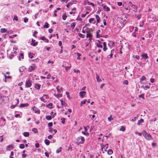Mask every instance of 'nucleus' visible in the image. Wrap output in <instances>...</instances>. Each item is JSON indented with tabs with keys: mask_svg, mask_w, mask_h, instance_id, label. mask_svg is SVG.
Wrapping results in <instances>:
<instances>
[{
	"mask_svg": "<svg viewBox=\"0 0 158 158\" xmlns=\"http://www.w3.org/2000/svg\"><path fill=\"white\" fill-rule=\"evenodd\" d=\"M8 89L5 87H3L0 89V94L3 96V98H7V97H5L7 94Z\"/></svg>",
	"mask_w": 158,
	"mask_h": 158,
	"instance_id": "f257e3e1",
	"label": "nucleus"
},
{
	"mask_svg": "<svg viewBox=\"0 0 158 158\" xmlns=\"http://www.w3.org/2000/svg\"><path fill=\"white\" fill-rule=\"evenodd\" d=\"M142 133L144 138L147 140H150L152 139V138L151 135L149 133H147L145 130H143Z\"/></svg>",
	"mask_w": 158,
	"mask_h": 158,
	"instance_id": "f03ea898",
	"label": "nucleus"
},
{
	"mask_svg": "<svg viewBox=\"0 0 158 158\" xmlns=\"http://www.w3.org/2000/svg\"><path fill=\"white\" fill-rule=\"evenodd\" d=\"M76 144L79 145L80 144H83L85 142L84 138L83 137L80 136L77 138V139Z\"/></svg>",
	"mask_w": 158,
	"mask_h": 158,
	"instance_id": "7ed1b4c3",
	"label": "nucleus"
},
{
	"mask_svg": "<svg viewBox=\"0 0 158 158\" xmlns=\"http://www.w3.org/2000/svg\"><path fill=\"white\" fill-rule=\"evenodd\" d=\"M36 68V66L35 64H32L31 66H29L28 69V71L29 72H31L33 70H35Z\"/></svg>",
	"mask_w": 158,
	"mask_h": 158,
	"instance_id": "20e7f679",
	"label": "nucleus"
},
{
	"mask_svg": "<svg viewBox=\"0 0 158 158\" xmlns=\"http://www.w3.org/2000/svg\"><path fill=\"white\" fill-rule=\"evenodd\" d=\"M31 81L28 79L26 81L25 83V87H30L31 85Z\"/></svg>",
	"mask_w": 158,
	"mask_h": 158,
	"instance_id": "39448f33",
	"label": "nucleus"
},
{
	"mask_svg": "<svg viewBox=\"0 0 158 158\" xmlns=\"http://www.w3.org/2000/svg\"><path fill=\"white\" fill-rule=\"evenodd\" d=\"M141 57H142V59H143V61H144L146 59L148 58V57L147 53H143L141 55Z\"/></svg>",
	"mask_w": 158,
	"mask_h": 158,
	"instance_id": "423d86ee",
	"label": "nucleus"
},
{
	"mask_svg": "<svg viewBox=\"0 0 158 158\" xmlns=\"http://www.w3.org/2000/svg\"><path fill=\"white\" fill-rule=\"evenodd\" d=\"M95 44L97 46L98 48H102V45L100 41L99 40H97L95 43Z\"/></svg>",
	"mask_w": 158,
	"mask_h": 158,
	"instance_id": "0eeeda50",
	"label": "nucleus"
},
{
	"mask_svg": "<svg viewBox=\"0 0 158 158\" xmlns=\"http://www.w3.org/2000/svg\"><path fill=\"white\" fill-rule=\"evenodd\" d=\"M86 94V92L84 91H81L79 93V96L81 98H83L84 96Z\"/></svg>",
	"mask_w": 158,
	"mask_h": 158,
	"instance_id": "6e6552de",
	"label": "nucleus"
},
{
	"mask_svg": "<svg viewBox=\"0 0 158 158\" xmlns=\"http://www.w3.org/2000/svg\"><path fill=\"white\" fill-rule=\"evenodd\" d=\"M86 37L88 38L89 37V40H90L92 39V34L91 33L89 32L88 31L86 32Z\"/></svg>",
	"mask_w": 158,
	"mask_h": 158,
	"instance_id": "1a4fd4ad",
	"label": "nucleus"
},
{
	"mask_svg": "<svg viewBox=\"0 0 158 158\" xmlns=\"http://www.w3.org/2000/svg\"><path fill=\"white\" fill-rule=\"evenodd\" d=\"M135 17L137 19H139L141 17V14L140 13L135 14Z\"/></svg>",
	"mask_w": 158,
	"mask_h": 158,
	"instance_id": "9d476101",
	"label": "nucleus"
},
{
	"mask_svg": "<svg viewBox=\"0 0 158 158\" xmlns=\"http://www.w3.org/2000/svg\"><path fill=\"white\" fill-rule=\"evenodd\" d=\"M31 41L32 42L31 44V45L33 46H35L37 45L38 42H35V40H34L33 39H32Z\"/></svg>",
	"mask_w": 158,
	"mask_h": 158,
	"instance_id": "9b49d317",
	"label": "nucleus"
},
{
	"mask_svg": "<svg viewBox=\"0 0 158 158\" xmlns=\"http://www.w3.org/2000/svg\"><path fill=\"white\" fill-rule=\"evenodd\" d=\"M34 87L36 89L39 90L40 89L41 85L39 83H36Z\"/></svg>",
	"mask_w": 158,
	"mask_h": 158,
	"instance_id": "f8f14e48",
	"label": "nucleus"
},
{
	"mask_svg": "<svg viewBox=\"0 0 158 158\" xmlns=\"http://www.w3.org/2000/svg\"><path fill=\"white\" fill-rule=\"evenodd\" d=\"M29 105L28 104V103H25V104H21L19 106V107L20 108H22L24 107H27Z\"/></svg>",
	"mask_w": 158,
	"mask_h": 158,
	"instance_id": "ddd939ff",
	"label": "nucleus"
},
{
	"mask_svg": "<svg viewBox=\"0 0 158 158\" xmlns=\"http://www.w3.org/2000/svg\"><path fill=\"white\" fill-rule=\"evenodd\" d=\"M114 52V50L112 49L111 51V53L108 56V58H111L113 55V53Z\"/></svg>",
	"mask_w": 158,
	"mask_h": 158,
	"instance_id": "4468645a",
	"label": "nucleus"
},
{
	"mask_svg": "<svg viewBox=\"0 0 158 158\" xmlns=\"http://www.w3.org/2000/svg\"><path fill=\"white\" fill-rule=\"evenodd\" d=\"M89 22L90 23H94L95 22V19L94 18H91L89 20Z\"/></svg>",
	"mask_w": 158,
	"mask_h": 158,
	"instance_id": "2eb2a0df",
	"label": "nucleus"
},
{
	"mask_svg": "<svg viewBox=\"0 0 158 158\" xmlns=\"http://www.w3.org/2000/svg\"><path fill=\"white\" fill-rule=\"evenodd\" d=\"M96 80L98 82H99L102 81V80L99 77L98 75L97 74H96Z\"/></svg>",
	"mask_w": 158,
	"mask_h": 158,
	"instance_id": "dca6fc26",
	"label": "nucleus"
},
{
	"mask_svg": "<svg viewBox=\"0 0 158 158\" xmlns=\"http://www.w3.org/2000/svg\"><path fill=\"white\" fill-rule=\"evenodd\" d=\"M23 135L25 137H28L29 135V133L28 132H24L23 133Z\"/></svg>",
	"mask_w": 158,
	"mask_h": 158,
	"instance_id": "f3484780",
	"label": "nucleus"
},
{
	"mask_svg": "<svg viewBox=\"0 0 158 158\" xmlns=\"http://www.w3.org/2000/svg\"><path fill=\"white\" fill-rule=\"evenodd\" d=\"M3 96H2V95L0 94V102L1 103H4L3 101Z\"/></svg>",
	"mask_w": 158,
	"mask_h": 158,
	"instance_id": "a211bd4d",
	"label": "nucleus"
},
{
	"mask_svg": "<svg viewBox=\"0 0 158 158\" xmlns=\"http://www.w3.org/2000/svg\"><path fill=\"white\" fill-rule=\"evenodd\" d=\"M54 96L57 98H59L62 97V95L60 94H54Z\"/></svg>",
	"mask_w": 158,
	"mask_h": 158,
	"instance_id": "6ab92c4d",
	"label": "nucleus"
},
{
	"mask_svg": "<svg viewBox=\"0 0 158 158\" xmlns=\"http://www.w3.org/2000/svg\"><path fill=\"white\" fill-rule=\"evenodd\" d=\"M143 119L141 118L140 120H139L138 121L137 125H139L141 123H143Z\"/></svg>",
	"mask_w": 158,
	"mask_h": 158,
	"instance_id": "aec40b11",
	"label": "nucleus"
},
{
	"mask_svg": "<svg viewBox=\"0 0 158 158\" xmlns=\"http://www.w3.org/2000/svg\"><path fill=\"white\" fill-rule=\"evenodd\" d=\"M44 142L46 145H48L49 144L50 141L47 139H46L44 140Z\"/></svg>",
	"mask_w": 158,
	"mask_h": 158,
	"instance_id": "412c9836",
	"label": "nucleus"
},
{
	"mask_svg": "<svg viewBox=\"0 0 158 158\" xmlns=\"http://www.w3.org/2000/svg\"><path fill=\"white\" fill-rule=\"evenodd\" d=\"M95 17L96 19H97V23L99 22L100 21V18L99 17L98 15H95Z\"/></svg>",
	"mask_w": 158,
	"mask_h": 158,
	"instance_id": "4be33fe9",
	"label": "nucleus"
},
{
	"mask_svg": "<svg viewBox=\"0 0 158 158\" xmlns=\"http://www.w3.org/2000/svg\"><path fill=\"white\" fill-rule=\"evenodd\" d=\"M67 17V16L66 14H64L62 15V19H63L64 20H65L66 19V18Z\"/></svg>",
	"mask_w": 158,
	"mask_h": 158,
	"instance_id": "5701e85b",
	"label": "nucleus"
},
{
	"mask_svg": "<svg viewBox=\"0 0 158 158\" xmlns=\"http://www.w3.org/2000/svg\"><path fill=\"white\" fill-rule=\"evenodd\" d=\"M60 101L61 102V103L62 105L64 106H66L67 105V104L65 102H64L63 100H60Z\"/></svg>",
	"mask_w": 158,
	"mask_h": 158,
	"instance_id": "b1692460",
	"label": "nucleus"
},
{
	"mask_svg": "<svg viewBox=\"0 0 158 158\" xmlns=\"http://www.w3.org/2000/svg\"><path fill=\"white\" fill-rule=\"evenodd\" d=\"M7 32V30L5 28H2L1 29V32L2 33H5Z\"/></svg>",
	"mask_w": 158,
	"mask_h": 158,
	"instance_id": "393cba45",
	"label": "nucleus"
},
{
	"mask_svg": "<svg viewBox=\"0 0 158 158\" xmlns=\"http://www.w3.org/2000/svg\"><path fill=\"white\" fill-rule=\"evenodd\" d=\"M52 104L51 103H50L48 105H47L46 107H48L49 108L51 109L52 108Z\"/></svg>",
	"mask_w": 158,
	"mask_h": 158,
	"instance_id": "a878e982",
	"label": "nucleus"
},
{
	"mask_svg": "<svg viewBox=\"0 0 158 158\" xmlns=\"http://www.w3.org/2000/svg\"><path fill=\"white\" fill-rule=\"evenodd\" d=\"M87 101V100L86 99H85L83 101H81V104L80 106H82V105L84 104Z\"/></svg>",
	"mask_w": 158,
	"mask_h": 158,
	"instance_id": "bb28decb",
	"label": "nucleus"
},
{
	"mask_svg": "<svg viewBox=\"0 0 158 158\" xmlns=\"http://www.w3.org/2000/svg\"><path fill=\"white\" fill-rule=\"evenodd\" d=\"M48 120H50L52 119V117L50 115H47L45 117Z\"/></svg>",
	"mask_w": 158,
	"mask_h": 158,
	"instance_id": "cd10ccee",
	"label": "nucleus"
},
{
	"mask_svg": "<svg viewBox=\"0 0 158 158\" xmlns=\"http://www.w3.org/2000/svg\"><path fill=\"white\" fill-rule=\"evenodd\" d=\"M151 84L150 83L148 85H146L145 87H144L143 86L142 87V88L143 87V89H145V88H146L147 89H149L150 88V85Z\"/></svg>",
	"mask_w": 158,
	"mask_h": 158,
	"instance_id": "c85d7f7f",
	"label": "nucleus"
},
{
	"mask_svg": "<svg viewBox=\"0 0 158 158\" xmlns=\"http://www.w3.org/2000/svg\"><path fill=\"white\" fill-rule=\"evenodd\" d=\"M113 153V151L111 149H109L107 151V153L108 155H110L112 154Z\"/></svg>",
	"mask_w": 158,
	"mask_h": 158,
	"instance_id": "c756f323",
	"label": "nucleus"
},
{
	"mask_svg": "<svg viewBox=\"0 0 158 158\" xmlns=\"http://www.w3.org/2000/svg\"><path fill=\"white\" fill-rule=\"evenodd\" d=\"M21 58L22 59H23L24 58V55L23 53H21L20 54V55L19 57V60H21Z\"/></svg>",
	"mask_w": 158,
	"mask_h": 158,
	"instance_id": "7c9ffc66",
	"label": "nucleus"
},
{
	"mask_svg": "<svg viewBox=\"0 0 158 158\" xmlns=\"http://www.w3.org/2000/svg\"><path fill=\"white\" fill-rule=\"evenodd\" d=\"M75 23H73L71 24V26L72 29H74L75 26Z\"/></svg>",
	"mask_w": 158,
	"mask_h": 158,
	"instance_id": "2f4dec72",
	"label": "nucleus"
},
{
	"mask_svg": "<svg viewBox=\"0 0 158 158\" xmlns=\"http://www.w3.org/2000/svg\"><path fill=\"white\" fill-rule=\"evenodd\" d=\"M48 25L49 24L47 22H46L45 25H44L43 27L44 28H48L49 27Z\"/></svg>",
	"mask_w": 158,
	"mask_h": 158,
	"instance_id": "473e14b6",
	"label": "nucleus"
},
{
	"mask_svg": "<svg viewBox=\"0 0 158 158\" xmlns=\"http://www.w3.org/2000/svg\"><path fill=\"white\" fill-rule=\"evenodd\" d=\"M29 57L30 58H32L33 57V54L32 53L30 52L29 54Z\"/></svg>",
	"mask_w": 158,
	"mask_h": 158,
	"instance_id": "72a5a7b5",
	"label": "nucleus"
},
{
	"mask_svg": "<svg viewBox=\"0 0 158 158\" xmlns=\"http://www.w3.org/2000/svg\"><path fill=\"white\" fill-rule=\"evenodd\" d=\"M32 131H33L35 133H36L38 132L36 128H33L32 129Z\"/></svg>",
	"mask_w": 158,
	"mask_h": 158,
	"instance_id": "f704fd0d",
	"label": "nucleus"
},
{
	"mask_svg": "<svg viewBox=\"0 0 158 158\" xmlns=\"http://www.w3.org/2000/svg\"><path fill=\"white\" fill-rule=\"evenodd\" d=\"M61 149L62 148L61 147L59 148L56 150V153H58L60 152L61 150Z\"/></svg>",
	"mask_w": 158,
	"mask_h": 158,
	"instance_id": "c9c22d12",
	"label": "nucleus"
},
{
	"mask_svg": "<svg viewBox=\"0 0 158 158\" xmlns=\"http://www.w3.org/2000/svg\"><path fill=\"white\" fill-rule=\"evenodd\" d=\"M71 67V66L70 65H69V66H65V69L67 71L68 70H69Z\"/></svg>",
	"mask_w": 158,
	"mask_h": 158,
	"instance_id": "e433bc0d",
	"label": "nucleus"
},
{
	"mask_svg": "<svg viewBox=\"0 0 158 158\" xmlns=\"http://www.w3.org/2000/svg\"><path fill=\"white\" fill-rule=\"evenodd\" d=\"M59 87V86H57V87H56V89L59 93L58 94H60L61 93V90L58 88Z\"/></svg>",
	"mask_w": 158,
	"mask_h": 158,
	"instance_id": "4c0bfd02",
	"label": "nucleus"
},
{
	"mask_svg": "<svg viewBox=\"0 0 158 158\" xmlns=\"http://www.w3.org/2000/svg\"><path fill=\"white\" fill-rule=\"evenodd\" d=\"M78 35L79 36V37L81 38H84L85 37V35L81 34V33H79L78 34Z\"/></svg>",
	"mask_w": 158,
	"mask_h": 158,
	"instance_id": "58836bf2",
	"label": "nucleus"
},
{
	"mask_svg": "<svg viewBox=\"0 0 158 158\" xmlns=\"http://www.w3.org/2000/svg\"><path fill=\"white\" fill-rule=\"evenodd\" d=\"M13 20H15L16 21H17L18 20L17 16L16 15H15Z\"/></svg>",
	"mask_w": 158,
	"mask_h": 158,
	"instance_id": "ea45409f",
	"label": "nucleus"
},
{
	"mask_svg": "<svg viewBox=\"0 0 158 158\" xmlns=\"http://www.w3.org/2000/svg\"><path fill=\"white\" fill-rule=\"evenodd\" d=\"M144 94H140V95H139V98H143V99H144L145 98H144Z\"/></svg>",
	"mask_w": 158,
	"mask_h": 158,
	"instance_id": "a19ab883",
	"label": "nucleus"
},
{
	"mask_svg": "<svg viewBox=\"0 0 158 158\" xmlns=\"http://www.w3.org/2000/svg\"><path fill=\"white\" fill-rule=\"evenodd\" d=\"M89 13L87 11L86 12V13L85 14H82V15H81V17L83 18H84L85 17L86 15L87 14H88Z\"/></svg>",
	"mask_w": 158,
	"mask_h": 158,
	"instance_id": "79ce46f5",
	"label": "nucleus"
},
{
	"mask_svg": "<svg viewBox=\"0 0 158 158\" xmlns=\"http://www.w3.org/2000/svg\"><path fill=\"white\" fill-rule=\"evenodd\" d=\"M125 128L123 126H122L121 127V128L120 129V130L123 131H125Z\"/></svg>",
	"mask_w": 158,
	"mask_h": 158,
	"instance_id": "37998d69",
	"label": "nucleus"
},
{
	"mask_svg": "<svg viewBox=\"0 0 158 158\" xmlns=\"http://www.w3.org/2000/svg\"><path fill=\"white\" fill-rule=\"evenodd\" d=\"M25 147L24 145L23 144H20L19 146V148H20L21 149H23Z\"/></svg>",
	"mask_w": 158,
	"mask_h": 158,
	"instance_id": "c03bdc74",
	"label": "nucleus"
},
{
	"mask_svg": "<svg viewBox=\"0 0 158 158\" xmlns=\"http://www.w3.org/2000/svg\"><path fill=\"white\" fill-rule=\"evenodd\" d=\"M61 123H62L63 124H64L65 123V119L64 118H61Z\"/></svg>",
	"mask_w": 158,
	"mask_h": 158,
	"instance_id": "a18cd8bd",
	"label": "nucleus"
},
{
	"mask_svg": "<svg viewBox=\"0 0 158 158\" xmlns=\"http://www.w3.org/2000/svg\"><path fill=\"white\" fill-rule=\"evenodd\" d=\"M146 77L144 76H142V78H141L140 79V81H141L144 80H146Z\"/></svg>",
	"mask_w": 158,
	"mask_h": 158,
	"instance_id": "49530a36",
	"label": "nucleus"
},
{
	"mask_svg": "<svg viewBox=\"0 0 158 158\" xmlns=\"http://www.w3.org/2000/svg\"><path fill=\"white\" fill-rule=\"evenodd\" d=\"M28 19H27V18H25L24 19V22L25 23H26L28 22Z\"/></svg>",
	"mask_w": 158,
	"mask_h": 158,
	"instance_id": "de8ad7c7",
	"label": "nucleus"
},
{
	"mask_svg": "<svg viewBox=\"0 0 158 158\" xmlns=\"http://www.w3.org/2000/svg\"><path fill=\"white\" fill-rule=\"evenodd\" d=\"M108 147V144H106L102 148V150L103 151V149L105 148H106V149H107V148Z\"/></svg>",
	"mask_w": 158,
	"mask_h": 158,
	"instance_id": "09e8293b",
	"label": "nucleus"
},
{
	"mask_svg": "<svg viewBox=\"0 0 158 158\" xmlns=\"http://www.w3.org/2000/svg\"><path fill=\"white\" fill-rule=\"evenodd\" d=\"M131 35L133 37H136V34L135 32H134Z\"/></svg>",
	"mask_w": 158,
	"mask_h": 158,
	"instance_id": "8fccbe9b",
	"label": "nucleus"
},
{
	"mask_svg": "<svg viewBox=\"0 0 158 158\" xmlns=\"http://www.w3.org/2000/svg\"><path fill=\"white\" fill-rule=\"evenodd\" d=\"M137 118V117H134L133 118H132L131 120L132 122H134L136 120Z\"/></svg>",
	"mask_w": 158,
	"mask_h": 158,
	"instance_id": "3c124183",
	"label": "nucleus"
},
{
	"mask_svg": "<svg viewBox=\"0 0 158 158\" xmlns=\"http://www.w3.org/2000/svg\"><path fill=\"white\" fill-rule=\"evenodd\" d=\"M77 55L78 56V57L77 58V59L78 60H80V58H79V57L81 56V54L79 53H77Z\"/></svg>",
	"mask_w": 158,
	"mask_h": 158,
	"instance_id": "603ef678",
	"label": "nucleus"
},
{
	"mask_svg": "<svg viewBox=\"0 0 158 158\" xmlns=\"http://www.w3.org/2000/svg\"><path fill=\"white\" fill-rule=\"evenodd\" d=\"M123 84L127 85L128 84V81L127 80H125L123 82Z\"/></svg>",
	"mask_w": 158,
	"mask_h": 158,
	"instance_id": "864d4df0",
	"label": "nucleus"
},
{
	"mask_svg": "<svg viewBox=\"0 0 158 158\" xmlns=\"http://www.w3.org/2000/svg\"><path fill=\"white\" fill-rule=\"evenodd\" d=\"M7 148H14V146L13 144H11L7 146Z\"/></svg>",
	"mask_w": 158,
	"mask_h": 158,
	"instance_id": "5fc2aeb1",
	"label": "nucleus"
},
{
	"mask_svg": "<svg viewBox=\"0 0 158 158\" xmlns=\"http://www.w3.org/2000/svg\"><path fill=\"white\" fill-rule=\"evenodd\" d=\"M37 33V32L36 31H34L33 35L34 37L36 36V34Z\"/></svg>",
	"mask_w": 158,
	"mask_h": 158,
	"instance_id": "6e6d98bb",
	"label": "nucleus"
},
{
	"mask_svg": "<svg viewBox=\"0 0 158 158\" xmlns=\"http://www.w3.org/2000/svg\"><path fill=\"white\" fill-rule=\"evenodd\" d=\"M48 126L51 127L52 126V122L49 123L48 124Z\"/></svg>",
	"mask_w": 158,
	"mask_h": 158,
	"instance_id": "4d7b16f0",
	"label": "nucleus"
},
{
	"mask_svg": "<svg viewBox=\"0 0 158 158\" xmlns=\"http://www.w3.org/2000/svg\"><path fill=\"white\" fill-rule=\"evenodd\" d=\"M35 147L36 148H38L39 147H40L39 144V143H35Z\"/></svg>",
	"mask_w": 158,
	"mask_h": 158,
	"instance_id": "13d9d810",
	"label": "nucleus"
},
{
	"mask_svg": "<svg viewBox=\"0 0 158 158\" xmlns=\"http://www.w3.org/2000/svg\"><path fill=\"white\" fill-rule=\"evenodd\" d=\"M112 115H110V117H108V120L109 121H111V120L113 119V118H112Z\"/></svg>",
	"mask_w": 158,
	"mask_h": 158,
	"instance_id": "bf43d9fd",
	"label": "nucleus"
},
{
	"mask_svg": "<svg viewBox=\"0 0 158 158\" xmlns=\"http://www.w3.org/2000/svg\"><path fill=\"white\" fill-rule=\"evenodd\" d=\"M14 57V55L13 54H11L9 56V58L10 59H12Z\"/></svg>",
	"mask_w": 158,
	"mask_h": 158,
	"instance_id": "052dcab7",
	"label": "nucleus"
},
{
	"mask_svg": "<svg viewBox=\"0 0 158 158\" xmlns=\"http://www.w3.org/2000/svg\"><path fill=\"white\" fill-rule=\"evenodd\" d=\"M103 8L104 9H106V10H109V7H108L106 6H103Z\"/></svg>",
	"mask_w": 158,
	"mask_h": 158,
	"instance_id": "680f3d73",
	"label": "nucleus"
},
{
	"mask_svg": "<svg viewBox=\"0 0 158 158\" xmlns=\"http://www.w3.org/2000/svg\"><path fill=\"white\" fill-rule=\"evenodd\" d=\"M16 36H17V35L14 34V35H13L10 36H9V37L10 38H13L14 37H16Z\"/></svg>",
	"mask_w": 158,
	"mask_h": 158,
	"instance_id": "e2e57ef3",
	"label": "nucleus"
},
{
	"mask_svg": "<svg viewBox=\"0 0 158 158\" xmlns=\"http://www.w3.org/2000/svg\"><path fill=\"white\" fill-rule=\"evenodd\" d=\"M82 134L85 135H89V133H86V132H83V131H82Z\"/></svg>",
	"mask_w": 158,
	"mask_h": 158,
	"instance_id": "0e129e2a",
	"label": "nucleus"
},
{
	"mask_svg": "<svg viewBox=\"0 0 158 158\" xmlns=\"http://www.w3.org/2000/svg\"><path fill=\"white\" fill-rule=\"evenodd\" d=\"M27 156V155L25 154H22V157L23 158H24Z\"/></svg>",
	"mask_w": 158,
	"mask_h": 158,
	"instance_id": "69168bd1",
	"label": "nucleus"
},
{
	"mask_svg": "<svg viewBox=\"0 0 158 158\" xmlns=\"http://www.w3.org/2000/svg\"><path fill=\"white\" fill-rule=\"evenodd\" d=\"M66 94L67 95V97L68 98H69V97H70V95H69V93L68 92H66Z\"/></svg>",
	"mask_w": 158,
	"mask_h": 158,
	"instance_id": "338daca9",
	"label": "nucleus"
},
{
	"mask_svg": "<svg viewBox=\"0 0 158 158\" xmlns=\"http://www.w3.org/2000/svg\"><path fill=\"white\" fill-rule=\"evenodd\" d=\"M73 71L74 72H75V73H76V72H77V73H80V71L79 70H76V69H74Z\"/></svg>",
	"mask_w": 158,
	"mask_h": 158,
	"instance_id": "774afa93",
	"label": "nucleus"
}]
</instances>
